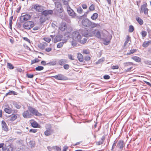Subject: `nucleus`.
I'll return each instance as SVG.
<instances>
[{"label":"nucleus","instance_id":"nucleus-56","mask_svg":"<svg viewBox=\"0 0 151 151\" xmlns=\"http://www.w3.org/2000/svg\"><path fill=\"white\" fill-rule=\"evenodd\" d=\"M91 59L90 57L88 56H86L84 58V60H89Z\"/></svg>","mask_w":151,"mask_h":151},{"label":"nucleus","instance_id":"nucleus-29","mask_svg":"<svg viewBox=\"0 0 151 151\" xmlns=\"http://www.w3.org/2000/svg\"><path fill=\"white\" fill-rule=\"evenodd\" d=\"M29 144L30 147L32 148L34 147L35 146V143L34 141H30L29 142Z\"/></svg>","mask_w":151,"mask_h":151},{"label":"nucleus","instance_id":"nucleus-6","mask_svg":"<svg viewBox=\"0 0 151 151\" xmlns=\"http://www.w3.org/2000/svg\"><path fill=\"white\" fill-rule=\"evenodd\" d=\"M55 9L59 13H62L63 11L61 4L59 2H57L55 3Z\"/></svg>","mask_w":151,"mask_h":151},{"label":"nucleus","instance_id":"nucleus-52","mask_svg":"<svg viewBox=\"0 0 151 151\" xmlns=\"http://www.w3.org/2000/svg\"><path fill=\"white\" fill-rule=\"evenodd\" d=\"M70 66L68 64H64L63 68L65 70H68Z\"/></svg>","mask_w":151,"mask_h":151},{"label":"nucleus","instance_id":"nucleus-7","mask_svg":"<svg viewBox=\"0 0 151 151\" xmlns=\"http://www.w3.org/2000/svg\"><path fill=\"white\" fill-rule=\"evenodd\" d=\"M22 14L21 16L19 18V21L21 23H23L31 18V16L29 14H26L24 15H22Z\"/></svg>","mask_w":151,"mask_h":151},{"label":"nucleus","instance_id":"nucleus-59","mask_svg":"<svg viewBox=\"0 0 151 151\" xmlns=\"http://www.w3.org/2000/svg\"><path fill=\"white\" fill-rule=\"evenodd\" d=\"M41 64L44 66L47 65V63H46V61L44 60L42 61L41 62Z\"/></svg>","mask_w":151,"mask_h":151},{"label":"nucleus","instance_id":"nucleus-55","mask_svg":"<svg viewBox=\"0 0 151 151\" xmlns=\"http://www.w3.org/2000/svg\"><path fill=\"white\" fill-rule=\"evenodd\" d=\"M23 39L24 40L27 41V42L31 43L30 40L27 37H24L23 38Z\"/></svg>","mask_w":151,"mask_h":151},{"label":"nucleus","instance_id":"nucleus-49","mask_svg":"<svg viewBox=\"0 0 151 151\" xmlns=\"http://www.w3.org/2000/svg\"><path fill=\"white\" fill-rule=\"evenodd\" d=\"M43 40L47 42H49L51 41V39L49 37H44L43 38Z\"/></svg>","mask_w":151,"mask_h":151},{"label":"nucleus","instance_id":"nucleus-45","mask_svg":"<svg viewBox=\"0 0 151 151\" xmlns=\"http://www.w3.org/2000/svg\"><path fill=\"white\" fill-rule=\"evenodd\" d=\"M142 36L143 37H145L147 35V32L145 31H142L141 33Z\"/></svg>","mask_w":151,"mask_h":151},{"label":"nucleus","instance_id":"nucleus-3","mask_svg":"<svg viewBox=\"0 0 151 151\" xmlns=\"http://www.w3.org/2000/svg\"><path fill=\"white\" fill-rule=\"evenodd\" d=\"M72 38L77 40V41L81 43L84 44L85 43L87 40V39L82 38L79 32L77 31H74L72 34Z\"/></svg>","mask_w":151,"mask_h":151},{"label":"nucleus","instance_id":"nucleus-5","mask_svg":"<svg viewBox=\"0 0 151 151\" xmlns=\"http://www.w3.org/2000/svg\"><path fill=\"white\" fill-rule=\"evenodd\" d=\"M28 109L32 115L38 116H41L42 115V114L39 113L37 109L32 106H29Z\"/></svg>","mask_w":151,"mask_h":151},{"label":"nucleus","instance_id":"nucleus-27","mask_svg":"<svg viewBox=\"0 0 151 151\" xmlns=\"http://www.w3.org/2000/svg\"><path fill=\"white\" fill-rule=\"evenodd\" d=\"M132 58L136 62H139L141 61V58L137 56H133L132 57Z\"/></svg>","mask_w":151,"mask_h":151},{"label":"nucleus","instance_id":"nucleus-39","mask_svg":"<svg viewBox=\"0 0 151 151\" xmlns=\"http://www.w3.org/2000/svg\"><path fill=\"white\" fill-rule=\"evenodd\" d=\"M133 64L131 62H126L124 63V65L125 67H128L131 66Z\"/></svg>","mask_w":151,"mask_h":151},{"label":"nucleus","instance_id":"nucleus-63","mask_svg":"<svg viewBox=\"0 0 151 151\" xmlns=\"http://www.w3.org/2000/svg\"><path fill=\"white\" fill-rule=\"evenodd\" d=\"M4 145V143H0V148H2V149L3 150H5V148L3 147V146Z\"/></svg>","mask_w":151,"mask_h":151},{"label":"nucleus","instance_id":"nucleus-62","mask_svg":"<svg viewBox=\"0 0 151 151\" xmlns=\"http://www.w3.org/2000/svg\"><path fill=\"white\" fill-rule=\"evenodd\" d=\"M133 68L132 66H131L129 68H127L126 70V72H129L131 71V69Z\"/></svg>","mask_w":151,"mask_h":151},{"label":"nucleus","instance_id":"nucleus-28","mask_svg":"<svg viewBox=\"0 0 151 151\" xmlns=\"http://www.w3.org/2000/svg\"><path fill=\"white\" fill-rule=\"evenodd\" d=\"M136 19L140 25H142L143 24V20L139 17H136Z\"/></svg>","mask_w":151,"mask_h":151},{"label":"nucleus","instance_id":"nucleus-22","mask_svg":"<svg viewBox=\"0 0 151 151\" xmlns=\"http://www.w3.org/2000/svg\"><path fill=\"white\" fill-rule=\"evenodd\" d=\"M10 118L9 120L10 121L13 122L17 118V114H13L12 115L9 116Z\"/></svg>","mask_w":151,"mask_h":151},{"label":"nucleus","instance_id":"nucleus-33","mask_svg":"<svg viewBox=\"0 0 151 151\" xmlns=\"http://www.w3.org/2000/svg\"><path fill=\"white\" fill-rule=\"evenodd\" d=\"M130 39V37H129V35L127 36V38L126 41H125L123 45V47H125L127 44L128 42L129 41Z\"/></svg>","mask_w":151,"mask_h":151},{"label":"nucleus","instance_id":"nucleus-20","mask_svg":"<svg viewBox=\"0 0 151 151\" xmlns=\"http://www.w3.org/2000/svg\"><path fill=\"white\" fill-rule=\"evenodd\" d=\"M57 61L56 59H53L51 61L47 63V65L50 66L56 65L57 64Z\"/></svg>","mask_w":151,"mask_h":151},{"label":"nucleus","instance_id":"nucleus-36","mask_svg":"<svg viewBox=\"0 0 151 151\" xmlns=\"http://www.w3.org/2000/svg\"><path fill=\"white\" fill-rule=\"evenodd\" d=\"M89 11H93L95 10V6L93 4H92L89 7Z\"/></svg>","mask_w":151,"mask_h":151},{"label":"nucleus","instance_id":"nucleus-9","mask_svg":"<svg viewBox=\"0 0 151 151\" xmlns=\"http://www.w3.org/2000/svg\"><path fill=\"white\" fill-rule=\"evenodd\" d=\"M62 15H60V17L63 19L62 22H66L67 23H69L70 22V19L69 18L65 15V14L63 13Z\"/></svg>","mask_w":151,"mask_h":151},{"label":"nucleus","instance_id":"nucleus-34","mask_svg":"<svg viewBox=\"0 0 151 151\" xmlns=\"http://www.w3.org/2000/svg\"><path fill=\"white\" fill-rule=\"evenodd\" d=\"M104 58L103 57L99 60L97 62H96V63L97 64H98L103 63L104 61Z\"/></svg>","mask_w":151,"mask_h":151},{"label":"nucleus","instance_id":"nucleus-19","mask_svg":"<svg viewBox=\"0 0 151 151\" xmlns=\"http://www.w3.org/2000/svg\"><path fill=\"white\" fill-rule=\"evenodd\" d=\"M67 63V60L65 59H60L58 61V63L60 65H63L65 63Z\"/></svg>","mask_w":151,"mask_h":151},{"label":"nucleus","instance_id":"nucleus-47","mask_svg":"<svg viewBox=\"0 0 151 151\" xmlns=\"http://www.w3.org/2000/svg\"><path fill=\"white\" fill-rule=\"evenodd\" d=\"M111 68L113 70L118 69L119 68V66L118 65H116L115 66H111Z\"/></svg>","mask_w":151,"mask_h":151},{"label":"nucleus","instance_id":"nucleus-16","mask_svg":"<svg viewBox=\"0 0 151 151\" xmlns=\"http://www.w3.org/2000/svg\"><path fill=\"white\" fill-rule=\"evenodd\" d=\"M52 77L58 80H64V76L61 74H58L57 75L53 76Z\"/></svg>","mask_w":151,"mask_h":151},{"label":"nucleus","instance_id":"nucleus-17","mask_svg":"<svg viewBox=\"0 0 151 151\" xmlns=\"http://www.w3.org/2000/svg\"><path fill=\"white\" fill-rule=\"evenodd\" d=\"M1 124L3 130L6 132H7L8 130V128L4 120H2L1 123Z\"/></svg>","mask_w":151,"mask_h":151},{"label":"nucleus","instance_id":"nucleus-61","mask_svg":"<svg viewBox=\"0 0 151 151\" xmlns=\"http://www.w3.org/2000/svg\"><path fill=\"white\" fill-rule=\"evenodd\" d=\"M12 95V91H10L9 92L6 93L5 94V96H6L8 95Z\"/></svg>","mask_w":151,"mask_h":151},{"label":"nucleus","instance_id":"nucleus-60","mask_svg":"<svg viewBox=\"0 0 151 151\" xmlns=\"http://www.w3.org/2000/svg\"><path fill=\"white\" fill-rule=\"evenodd\" d=\"M116 140H115V141H114V142L112 146V148H111V150L112 151L113 150L114 147H115V146H116Z\"/></svg>","mask_w":151,"mask_h":151},{"label":"nucleus","instance_id":"nucleus-50","mask_svg":"<svg viewBox=\"0 0 151 151\" xmlns=\"http://www.w3.org/2000/svg\"><path fill=\"white\" fill-rule=\"evenodd\" d=\"M34 75L32 74L27 73L26 76L29 78H32L33 77Z\"/></svg>","mask_w":151,"mask_h":151},{"label":"nucleus","instance_id":"nucleus-14","mask_svg":"<svg viewBox=\"0 0 151 151\" xmlns=\"http://www.w3.org/2000/svg\"><path fill=\"white\" fill-rule=\"evenodd\" d=\"M67 28V26L66 22H62L61 24L59 27V29L62 31H65Z\"/></svg>","mask_w":151,"mask_h":151},{"label":"nucleus","instance_id":"nucleus-30","mask_svg":"<svg viewBox=\"0 0 151 151\" xmlns=\"http://www.w3.org/2000/svg\"><path fill=\"white\" fill-rule=\"evenodd\" d=\"M7 68L10 70H12L14 68V67L13 65L10 63H7Z\"/></svg>","mask_w":151,"mask_h":151},{"label":"nucleus","instance_id":"nucleus-48","mask_svg":"<svg viewBox=\"0 0 151 151\" xmlns=\"http://www.w3.org/2000/svg\"><path fill=\"white\" fill-rule=\"evenodd\" d=\"M77 12L79 13H81L82 12L83 9L81 7H79L77 8Z\"/></svg>","mask_w":151,"mask_h":151},{"label":"nucleus","instance_id":"nucleus-43","mask_svg":"<svg viewBox=\"0 0 151 151\" xmlns=\"http://www.w3.org/2000/svg\"><path fill=\"white\" fill-rule=\"evenodd\" d=\"M150 42L149 41H148L147 42H145L143 43L142 44V46L144 47H147L149 45Z\"/></svg>","mask_w":151,"mask_h":151},{"label":"nucleus","instance_id":"nucleus-15","mask_svg":"<svg viewBox=\"0 0 151 151\" xmlns=\"http://www.w3.org/2000/svg\"><path fill=\"white\" fill-rule=\"evenodd\" d=\"M68 13L69 15L72 17H75L76 16V13L74 12L70 7L67 9Z\"/></svg>","mask_w":151,"mask_h":151},{"label":"nucleus","instance_id":"nucleus-54","mask_svg":"<svg viewBox=\"0 0 151 151\" xmlns=\"http://www.w3.org/2000/svg\"><path fill=\"white\" fill-rule=\"evenodd\" d=\"M68 58L71 60H74V58L73 57L72 55L71 54H69L68 55Z\"/></svg>","mask_w":151,"mask_h":151},{"label":"nucleus","instance_id":"nucleus-42","mask_svg":"<svg viewBox=\"0 0 151 151\" xmlns=\"http://www.w3.org/2000/svg\"><path fill=\"white\" fill-rule=\"evenodd\" d=\"M144 63L145 64L151 65V61L145 60L144 61Z\"/></svg>","mask_w":151,"mask_h":151},{"label":"nucleus","instance_id":"nucleus-35","mask_svg":"<svg viewBox=\"0 0 151 151\" xmlns=\"http://www.w3.org/2000/svg\"><path fill=\"white\" fill-rule=\"evenodd\" d=\"M77 41L75 39H73V40L72 41L71 43L73 47H76L77 45Z\"/></svg>","mask_w":151,"mask_h":151},{"label":"nucleus","instance_id":"nucleus-41","mask_svg":"<svg viewBox=\"0 0 151 151\" xmlns=\"http://www.w3.org/2000/svg\"><path fill=\"white\" fill-rule=\"evenodd\" d=\"M53 149L56 150V151H60L61 150V148L57 146H54L52 147Z\"/></svg>","mask_w":151,"mask_h":151},{"label":"nucleus","instance_id":"nucleus-51","mask_svg":"<svg viewBox=\"0 0 151 151\" xmlns=\"http://www.w3.org/2000/svg\"><path fill=\"white\" fill-rule=\"evenodd\" d=\"M39 47L41 49H44L45 47V45L44 44H40L39 46Z\"/></svg>","mask_w":151,"mask_h":151},{"label":"nucleus","instance_id":"nucleus-8","mask_svg":"<svg viewBox=\"0 0 151 151\" xmlns=\"http://www.w3.org/2000/svg\"><path fill=\"white\" fill-rule=\"evenodd\" d=\"M147 4L145 3L141 6L140 13H144L145 15L148 14V9L147 7Z\"/></svg>","mask_w":151,"mask_h":151},{"label":"nucleus","instance_id":"nucleus-37","mask_svg":"<svg viewBox=\"0 0 151 151\" xmlns=\"http://www.w3.org/2000/svg\"><path fill=\"white\" fill-rule=\"evenodd\" d=\"M13 16H12L10 17L9 20V28L10 29H12V20L13 18Z\"/></svg>","mask_w":151,"mask_h":151},{"label":"nucleus","instance_id":"nucleus-12","mask_svg":"<svg viewBox=\"0 0 151 151\" xmlns=\"http://www.w3.org/2000/svg\"><path fill=\"white\" fill-rule=\"evenodd\" d=\"M53 12L52 10H46L41 13V14L44 15L47 17L49 14H53Z\"/></svg>","mask_w":151,"mask_h":151},{"label":"nucleus","instance_id":"nucleus-46","mask_svg":"<svg viewBox=\"0 0 151 151\" xmlns=\"http://www.w3.org/2000/svg\"><path fill=\"white\" fill-rule=\"evenodd\" d=\"M64 42H61L58 43L57 45V47L58 48H60L62 47L63 45Z\"/></svg>","mask_w":151,"mask_h":151},{"label":"nucleus","instance_id":"nucleus-4","mask_svg":"<svg viewBox=\"0 0 151 151\" xmlns=\"http://www.w3.org/2000/svg\"><path fill=\"white\" fill-rule=\"evenodd\" d=\"M35 25L34 22L32 21H27L23 24V28L29 30L33 28Z\"/></svg>","mask_w":151,"mask_h":151},{"label":"nucleus","instance_id":"nucleus-18","mask_svg":"<svg viewBox=\"0 0 151 151\" xmlns=\"http://www.w3.org/2000/svg\"><path fill=\"white\" fill-rule=\"evenodd\" d=\"M13 110L10 108L9 106H6V107L4 108V111L5 113L10 114L12 113V111Z\"/></svg>","mask_w":151,"mask_h":151},{"label":"nucleus","instance_id":"nucleus-23","mask_svg":"<svg viewBox=\"0 0 151 151\" xmlns=\"http://www.w3.org/2000/svg\"><path fill=\"white\" fill-rule=\"evenodd\" d=\"M62 37L61 35H57L54 39V41L55 43H56L58 42L61 41L62 40Z\"/></svg>","mask_w":151,"mask_h":151},{"label":"nucleus","instance_id":"nucleus-53","mask_svg":"<svg viewBox=\"0 0 151 151\" xmlns=\"http://www.w3.org/2000/svg\"><path fill=\"white\" fill-rule=\"evenodd\" d=\"M37 129H31L29 130V132H33L34 133H35L37 132Z\"/></svg>","mask_w":151,"mask_h":151},{"label":"nucleus","instance_id":"nucleus-25","mask_svg":"<svg viewBox=\"0 0 151 151\" xmlns=\"http://www.w3.org/2000/svg\"><path fill=\"white\" fill-rule=\"evenodd\" d=\"M77 58L80 62H82L83 60V56L81 54L78 53L77 55Z\"/></svg>","mask_w":151,"mask_h":151},{"label":"nucleus","instance_id":"nucleus-2","mask_svg":"<svg viewBox=\"0 0 151 151\" xmlns=\"http://www.w3.org/2000/svg\"><path fill=\"white\" fill-rule=\"evenodd\" d=\"M81 23L83 26L87 27H91V28L100 26L99 24L92 22L87 18L83 19Z\"/></svg>","mask_w":151,"mask_h":151},{"label":"nucleus","instance_id":"nucleus-58","mask_svg":"<svg viewBox=\"0 0 151 151\" xmlns=\"http://www.w3.org/2000/svg\"><path fill=\"white\" fill-rule=\"evenodd\" d=\"M103 143L101 141L97 142H96V144L97 145H100L102 144Z\"/></svg>","mask_w":151,"mask_h":151},{"label":"nucleus","instance_id":"nucleus-32","mask_svg":"<svg viewBox=\"0 0 151 151\" xmlns=\"http://www.w3.org/2000/svg\"><path fill=\"white\" fill-rule=\"evenodd\" d=\"M32 126L34 128H37L38 127V124L35 121H34L33 122H32L31 124Z\"/></svg>","mask_w":151,"mask_h":151},{"label":"nucleus","instance_id":"nucleus-38","mask_svg":"<svg viewBox=\"0 0 151 151\" xmlns=\"http://www.w3.org/2000/svg\"><path fill=\"white\" fill-rule=\"evenodd\" d=\"M44 68L43 67L41 66H39L36 67L35 68V69L37 71H41L43 70Z\"/></svg>","mask_w":151,"mask_h":151},{"label":"nucleus","instance_id":"nucleus-57","mask_svg":"<svg viewBox=\"0 0 151 151\" xmlns=\"http://www.w3.org/2000/svg\"><path fill=\"white\" fill-rule=\"evenodd\" d=\"M110 78V76L107 75H105L104 76V78L105 79H109Z\"/></svg>","mask_w":151,"mask_h":151},{"label":"nucleus","instance_id":"nucleus-26","mask_svg":"<svg viewBox=\"0 0 151 151\" xmlns=\"http://www.w3.org/2000/svg\"><path fill=\"white\" fill-rule=\"evenodd\" d=\"M98 17V14L96 13H93L91 17V19L93 20H96Z\"/></svg>","mask_w":151,"mask_h":151},{"label":"nucleus","instance_id":"nucleus-24","mask_svg":"<svg viewBox=\"0 0 151 151\" xmlns=\"http://www.w3.org/2000/svg\"><path fill=\"white\" fill-rule=\"evenodd\" d=\"M41 6L37 4H35L33 6V8L35 9L38 12H42V9L41 8Z\"/></svg>","mask_w":151,"mask_h":151},{"label":"nucleus","instance_id":"nucleus-11","mask_svg":"<svg viewBox=\"0 0 151 151\" xmlns=\"http://www.w3.org/2000/svg\"><path fill=\"white\" fill-rule=\"evenodd\" d=\"M46 130L44 132V134L46 136H49L51 135L53 132V130L52 129L51 126L48 128H46Z\"/></svg>","mask_w":151,"mask_h":151},{"label":"nucleus","instance_id":"nucleus-44","mask_svg":"<svg viewBox=\"0 0 151 151\" xmlns=\"http://www.w3.org/2000/svg\"><path fill=\"white\" fill-rule=\"evenodd\" d=\"M134 30V27L132 25H130L129 26V31L130 32H133Z\"/></svg>","mask_w":151,"mask_h":151},{"label":"nucleus","instance_id":"nucleus-1","mask_svg":"<svg viewBox=\"0 0 151 151\" xmlns=\"http://www.w3.org/2000/svg\"><path fill=\"white\" fill-rule=\"evenodd\" d=\"M81 33L83 36L86 37H92L94 35L96 37L100 39H102L101 33L100 31L97 29L94 30H87L86 29H82L81 31Z\"/></svg>","mask_w":151,"mask_h":151},{"label":"nucleus","instance_id":"nucleus-21","mask_svg":"<svg viewBox=\"0 0 151 151\" xmlns=\"http://www.w3.org/2000/svg\"><path fill=\"white\" fill-rule=\"evenodd\" d=\"M47 19V17L44 15L42 14L40 19V22L41 23H42L45 21L46 19Z\"/></svg>","mask_w":151,"mask_h":151},{"label":"nucleus","instance_id":"nucleus-31","mask_svg":"<svg viewBox=\"0 0 151 151\" xmlns=\"http://www.w3.org/2000/svg\"><path fill=\"white\" fill-rule=\"evenodd\" d=\"M13 104L16 108L18 109H20L21 107L20 105L17 102H13Z\"/></svg>","mask_w":151,"mask_h":151},{"label":"nucleus","instance_id":"nucleus-13","mask_svg":"<svg viewBox=\"0 0 151 151\" xmlns=\"http://www.w3.org/2000/svg\"><path fill=\"white\" fill-rule=\"evenodd\" d=\"M116 147L122 150L124 147V141L121 140H119L117 144Z\"/></svg>","mask_w":151,"mask_h":151},{"label":"nucleus","instance_id":"nucleus-10","mask_svg":"<svg viewBox=\"0 0 151 151\" xmlns=\"http://www.w3.org/2000/svg\"><path fill=\"white\" fill-rule=\"evenodd\" d=\"M22 115L23 117L25 118H29L32 116V115L29 110L24 111L22 113Z\"/></svg>","mask_w":151,"mask_h":151},{"label":"nucleus","instance_id":"nucleus-64","mask_svg":"<svg viewBox=\"0 0 151 151\" xmlns=\"http://www.w3.org/2000/svg\"><path fill=\"white\" fill-rule=\"evenodd\" d=\"M83 53L85 54H88L90 53V52L87 50H83Z\"/></svg>","mask_w":151,"mask_h":151},{"label":"nucleus","instance_id":"nucleus-40","mask_svg":"<svg viewBox=\"0 0 151 151\" xmlns=\"http://www.w3.org/2000/svg\"><path fill=\"white\" fill-rule=\"evenodd\" d=\"M102 39L104 41V44L105 45H108L110 42V40L107 41L106 40L102 38Z\"/></svg>","mask_w":151,"mask_h":151}]
</instances>
